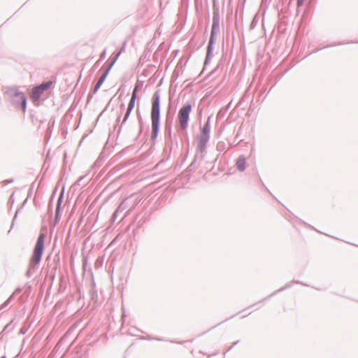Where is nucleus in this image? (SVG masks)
Returning <instances> with one entry per match:
<instances>
[{
    "label": "nucleus",
    "mask_w": 358,
    "mask_h": 358,
    "mask_svg": "<svg viewBox=\"0 0 358 358\" xmlns=\"http://www.w3.org/2000/svg\"><path fill=\"white\" fill-rule=\"evenodd\" d=\"M159 105L160 94L159 91H156L152 99L151 120H152V138H155L157 135L159 124Z\"/></svg>",
    "instance_id": "nucleus-1"
},
{
    "label": "nucleus",
    "mask_w": 358,
    "mask_h": 358,
    "mask_svg": "<svg viewBox=\"0 0 358 358\" xmlns=\"http://www.w3.org/2000/svg\"><path fill=\"white\" fill-rule=\"evenodd\" d=\"M44 239L45 235L43 234H41L38 238L33 255L29 261V266L32 268H34L41 261L44 250Z\"/></svg>",
    "instance_id": "nucleus-2"
},
{
    "label": "nucleus",
    "mask_w": 358,
    "mask_h": 358,
    "mask_svg": "<svg viewBox=\"0 0 358 358\" xmlns=\"http://www.w3.org/2000/svg\"><path fill=\"white\" fill-rule=\"evenodd\" d=\"M192 110V106L190 104H187L182 106L179 112L178 115V119L179 124L182 129H185L187 127L188 121H189V115Z\"/></svg>",
    "instance_id": "nucleus-3"
},
{
    "label": "nucleus",
    "mask_w": 358,
    "mask_h": 358,
    "mask_svg": "<svg viewBox=\"0 0 358 358\" xmlns=\"http://www.w3.org/2000/svg\"><path fill=\"white\" fill-rule=\"evenodd\" d=\"M53 83L52 81H48L41 84L38 86L35 87L32 90V93L31 95V99L34 102L38 101L41 96V94L45 91L50 88L52 85Z\"/></svg>",
    "instance_id": "nucleus-4"
},
{
    "label": "nucleus",
    "mask_w": 358,
    "mask_h": 358,
    "mask_svg": "<svg viewBox=\"0 0 358 358\" xmlns=\"http://www.w3.org/2000/svg\"><path fill=\"white\" fill-rule=\"evenodd\" d=\"M236 167L240 171H243L245 169V159L240 157L236 161Z\"/></svg>",
    "instance_id": "nucleus-5"
},
{
    "label": "nucleus",
    "mask_w": 358,
    "mask_h": 358,
    "mask_svg": "<svg viewBox=\"0 0 358 358\" xmlns=\"http://www.w3.org/2000/svg\"><path fill=\"white\" fill-rule=\"evenodd\" d=\"M210 131V124L208 120L206 122L202 129V133L204 136L203 142L205 143L208 138V134Z\"/></svg>",
    "instance_id": "nucleus-6"
},
{
    "label": "nucleus",
    "mask_w": 358,
    "mask_h": 358,
    "mask_svg": "<svg viewBox=\"0 0 358 358\" xmlns=\"http://www.w3.org/2000/svg\"><path fill=\"white\" fill-rule=\"evenodd\" d=\"M134 104H135V100L130 99V101H129V106L127 108V113H126L124 118V121L126 120L127 119V117H129L131 111L133 110V108L134 107Z\"/></svg>",
    "instance_id": "nucleus-7"
},
{
    "label": "nucleus",
    "mask_w": 358,
    "mask_h": 358,
    "mask_svg": "<svg viewBox=\"0 0 358 358\" xmlns=\"http://www.w3.org/2000/svg\"><path fill=\"white\" fill-rule=\"evenodd\" d=\"M106 76H107V72H106L103 75H102L101 77L99 79V80L94 87V91H96L101 87V85L104 82V80L106 78Z\"/></svg>",
    "instance_id": "nucleus-8"
},
{
    "label": "nucleus",
    "mask_w": 358,
    "mask_h": 358,
    "mask_svg": "<svg viewBox=\"0 0 358 358\" xmlns=\"http://www.w3.org/2000/svg\"><path fill=\"white\" fill-rule=\"evenodd\" d=\"M16 95L18 96L20 99L21 100L22 110L24 112L26 110V98L24 95L22 93H16Z\"/></svg>",
    "instance_id": "nucleus-9"
},
{
    "label": "nucleus",
    "mask_w": 358,
    "mask_h": 358,
    "mask_svg": "<svg viewBox=\"0 0 358 358\" xmlns=\"http://www.w3.org/2000/svg\"><path fill=\"white\" fill-rule=\"evenodd\" d=\"M136 92H137V86L134 88V91L132 92V95H131V99H133V100L136 101Z\"/></svg>",
    "instance_id": "nucleus-10"
},
{
    "label": "nucleus",
    "mask_w": 358,
    "mask_h": 358,
    "mask_svg": "<svg viewBox=\"0 0 358 358\" xmlns=\"http://www.w3.org/2000/svg\"><path fill=\"white\" fill-rule=\"evenodd\" d=\"M304 1H305V0H297V5H298V6H301L303 3Z\"/></svg>",
    "instance_id": "nucleus-11"
}]
</instances>
